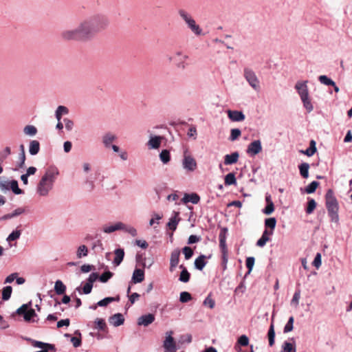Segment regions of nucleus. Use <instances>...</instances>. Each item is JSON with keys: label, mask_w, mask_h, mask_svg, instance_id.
Instances as JSON below:
<instances>
[{"label": "nucleus", "mask_w": 352, "mask_h": 352, "mask_svg": "<svg viewBox=\"0 0 352 352\" xmlns=\"http://www.w3.org/2000/svg\"><path fill=\"white\" fill-rule=\"evenodd\" d=\"M31 302H29L28 304H23L21 305L19 308L16 309V314L19 315H25V313L28 311V309L29 308V306L30 305Z\"/></svg>", "instance_id": "680f3d73"}, {"label": "nucleus", "mask_w": 352, "mask_h": 352, "mask_svg": "<svg viewBox=\"0 0 352 352\" xmlns=\"http://www.w3.org/2000/svg\"><path fill=\"white\" fill-rule=\"evenodd\" d=\"M117 140L116 134L111 132L105 133L102 136V143L105 148H110V146L113 144V142Z\"/></svg>", "instance_id": "2eb2a0df"}, {"label": "nucleus", "mask_w": 352, "mask_h": 352, "mask_svg": "<svg viewBox=\"0 0 352 352\" xmlns=\"http://www.w3.org/2000/svg\"><path fill=\"white\" fill-rule=\"evenodd\" d=\"M294 321V317L293 316L289 317L287 322L286 323V324L284 327V329H283L284 333H288L293 330Z\"/></svg>", "instance_id": "4d7b16f0"}, {"label": "nucleus", "mask_w": 352, "mask_h": 352, "mask_svg": "<svg viewBox=\"0 0 352 352\" xmlns=\"http://www.w3.org/2000/svg\"><path fill=\"white\" fill-rule=\"evenodd\" d=\"M228 118L232 122H242L245 120V114L237 110H228L227 111Z\"/></svg>", "instance_id": "f3484780"}, {"label": "nucleus", "mask_w": 352, "mask_h": 352, "mask_svg": "<svg viewBox=\"0 0 352 352\" xmlns=\"http://www.w3.org/2000/svg\"><path fill=\"white\" fill-rule=\"evenodd\" d=\"M319 183L316 181H313L311 182L306 188H305V192L307 194L313 193L316 191L317 187L318 186Z\"/></svg>", "instance_id": "de8ad7c7"}, {"label": "nucleus", "mask_w": 352, "mask_h": 352, "mask_svg": "<svg viewBox=\"0 0 352 352\" xmlns=\"http://www.w3.org/2000/svg\"><path fill=\"white\" fill-rule=\"evenodd\" d=\"M96 324V329L100 330V331H104L107 329V325L105 323V321L102 318H97L95 320Z\"/></svg>", "instance_id": "5fc2aeb1"}, {"label": "nucleus", "mask_w": 352, "mask_h": 352, "mask_svg": "<svg viewBox=\"0 0 352 352\" xmlns=\"http://www.w3.org/2000/svg\"><path fill=\"white\" fill-rule=\"evenodd\" d=\"M188 58V55L182 53L180 51L176 52L173 59L176 63V65L179 69H184L186 66V60ZM170 60H172V58H169Z\"/></svg>", "instance_id": "f8f14e48"}, {"label": "nucleus", "mask_w": 352, "mask_h": 352, "mask_svg": "<svg viewBox=\"0 0 352 352\" xmlns=\"http://www.w3.org/2000/svg\"><path fill=\"white\" fill-rule=\"evenodd\" d=\"M262 151L261 142L259 140H254L248 146L247 153L254 156Z\"/></svg>", "instance_id": "4468645a"}, {"label": "nucleus", "mask_w": 352, "mask_h": 352, "mask_svg": "<svg viewBox=\"0 0 352 352\" xmlns=\"http://www.w3.org/2000/svg\"><path fill=\"white\" fill-rule=\"evenodd\" d=\"M113 275V274L110 271L105 272L99 276V280L102 283H107Z\"/></svg>", "instance_id": "13d9d810"}, {"label": "nucleus", "mask_w": 352, "mask_h": 352, "mask_svg": "<svg viewBox=\"0 0 352 352\" xmlns=\"http://www.w3.org/2000/svg\"><path fill=\"white\" fill-rule=\"evenodd\" d=\"M281 352H296V341L294 338H292L283 343Z\"/></svg>", "instance_id": "a211bd4d"}, {"label": "nucleus", "mask_w": 352, "mask_h": 352, "mask_svg": "<svg viewBox=\"0 0 352 352\" xmlns=\"http://www.w3.org/2000/svg\"><path fill=\"white\" fill-rule=\"evenodd\" d=\"M268 338H269V344L270 346H273L274 344V338H275V332L274 329V325L272 324L270 327L268 331Z\"/></svg>", "instance_id": "3c124183"}, {"label": "nucleus", "mask_w": 352, "mask_h": 352, "mask_svg": "<svg viewBox=\"0 0 352 352\" xmlns=\"http://www.w3.org/2000/svg\"><path fill=\"white\" fill-rule=\"evenodd\" d=\"M307 80L298 81L295 85V89L297 91L300 98L309 96V89L307 87Z\"/></svg>", "instance_id": "ddd939ff"}, {"label": "nucleus", "mask_w": 352, "mask_h": 352, "mask_svg": "<svg viewBox=\"0 0 352 352\" xmlns=\"http://www.w3.org/2000/svg\"><path fill=\"white\" fill-rule=\"evenodd\" d=\"M191 299V294L188 292H182L179 294V301L182 303L188 302Z\"/></svg>", "instance_id": "603ef678"}, {"label": "nucleus", "mask_w": 352, "mask_h": 352, "mask_svg": "<svg viewBox=\"0 0 352 352\" xmlns=\"http://www.w3.org/2000/svg\"><path fill=\"white\" fill-rule=\"evenodd\" d=\"M34 317H37V315L33 309H28V311L23 316L24 320L27 322L31 321Z\"/></svg>", "instance_id": "49530a36"}, {"label": "nucleus", "mask_w": 352, "mask_h": 352, "mask_svg": "<svg viewBox=\"0 0 352 352\" xmlns=\"http://www.w3.org/2000/svg\"><path fill=\"white\" fill-rule=\"evenodd\" d=\"M238 343L243 346H248L249 344L248 337L245 335L241 336L238 339Z\"/></svg>", "instance_id": "e2e57ef3"}, {"label": "nucleus", "mask_w": 352, "mask_h": 352, "mask_svg": "<svg viewBox=\"0 0 352 352\" xmlns=\"http://www.w3.org/2000/svg\"><path fill=\"white\" fill-rule=\"evenodd\" d=\"M236 184V180L235 177V175L233 173H230L225 177V185L230 186L235 185Z\"/></svg>", "instance_id": "79ce46f5"}, {"label": "nucleus", "mask_w": 352, "mask_h": 352, "mask_svg": "<svg viewBox=\"0 0 352 352\" xmlns=\"http://www.w3.org/2000/svg\"><path fill=\"white\" fill-rule=\"evenodd\" d=\"M28 340L31 342V344L36 348H40V349H54V346L52 344L45 343L41 341H37L32 339H28Z\"/></svg>", "instance_id": "473e14b6"}, {"label": "nucleus", "mask_w": 352, "mask_h": 352, "mask_svg": "<svg viewBox=\"0 0 352 352\" xmlns=\"http://www.w3.org/2000/svg\"><path fill=\"white\" fill-rule=\"evenodd\" d=\"M88 254V248L85 245H80L76 251V256L78 258L87 256Z\"/></svg>", "instance_id": "a19ab883"}, {"label": "nucleus", "mask_w": 352, "mask_h": 352, "mask_svg": "<svg viewBox=\"0 0 352 352\" xmlns=\"http://www.w3.org/2000/svg\"><path fill=\"white\" fill-rule=\"evenodd\" d=\"M273 234V231L265 229L261 237L257 241L256 245L258 247H263L265 245L266 243L270 241V236Z\"/></svg>", "instance_id": "5701e85b"}, {"label": "nucleus", "mask_w": 352, "mask_h": 352, "mask_svg": "<svg viewBox=\"0 0 352 352\" xmlns=\"http://www.w3.org/2000/svg\"><path fill=\"white\" fill-rule=\"evenodd\" d=\"M182 167L187 171L192 172L197 168V162L195 158L189 154L188 151H184Z\"/></svg>", "instance_id": "9d476101"}, {"label": "nucleus", "mask_w": 352, "mask_h": 352, "mask_svg": "<svg viewBox=\"0 0 352 352\" xmlns=\"http://www.w3.org/2000/svg\"><path fill=\"white\" fill-rule=\"evenodd\" d=\"M179 256L180 250L178 248H176L172 251L170 258V272H173L176 268V267L178 265L179 261Z\"/></svg>", "instance_id": "dca6fc26"}, {"label": "nucleus", "mask_w": 352, "mask_h": 352, "mask_svg": "<svg viewBox=\"0 0 352 352\" xmlns=\"http://www.w3.org/2000/svg\"><path fill=\"white\" fill-rule=\"evenodd\" d=\"M318 80L321 84L331 86V85H335V82L331 80L330 78H329L326 75H321L318 77Z\"/></svg>", "instance_id": "c03bdc74"}, {"label": "nucleus", "mask_w": 352, "mask_h": 352, "mask_svg": "<svg viewBox=\"0 0 352 352\" xmlns=\"http://www.w3.org/2000/svg\"><path fill=\"white\" fill-rule=\"evenodd\" d=\"M160 159L164 164H168L170 160V151L167 149L162 150L160 153Z\"/></svg>", "instance_id": "4c0bfd02"}, {"label": "nucleus", "mask_w": 352, "mask_h": 352, "mask_svg": "<svg viewBox=\"0 0 352 352\" xmlns=\"http://www.w3.org/2000/svg\"><path fill=\"white\" fill-rule=\"evenodd\" d=\"M60 38L65 41H85L78 25L74 28L63 30L60 33Z\"/></svg>", "instance_id": "6e6552de"}, {"label": "nucleus", "mask_w": 352, "mask_h": 352, "mask_svg": "<svg viewBox=\"0 0 352 352\" xmlns=\"http://www.w3.org/2000/svg\"><path fill=\"white\" fill-rule=\"evenodd\" d=\"M206 256L205 255H200L195 261V267L199 270H202L206 266L207 262L206 261Z\"/></svg>", "instance_id": "7c9ffc66"}, {"label": "nucleus", "mask_w": 352, "mask_h": 352, "mask_svg": "<svg viewBox=\"0 0 352 352\" xmlns=\"http://www.w3.org/2000/svg\"><path fill=\"white\" fill-rule=\"evenodd\" d=\"M182 252L184 254L186 260L190 259L193 255L192 250L190 247H188V246L184 247L182 249Z\"/></svg>", "instance_id": "052dcab7"}, {"label": "nucleus", "mask_w": 352, "mask_h": 352, "mask_svg": "<svg viewBox=\"0 0 352 352\" xmlns=\"http://www.w3.org/2000/svg\"><path fill=\"white\" fill-rule=\"evenodd\" d=\"M119 300V297H107L97 302V305L99 307H105L109 304Z\"/></svg>", "instance_id": "ea45409f"}, {"label": "nucleus", "mask_w": 352, "mask_h": 352, "mask_svg": "<svg viewBox=\"0 0 352 352\" xmlns=\"http://www.w3.org/2000/svg\"><path fill=\"white\" fill-rule=\"evenodd\" d=\"M12 190L15 195H21L24 192L19 187V184L16 180L12 179L9 184V190Z\"/></svg>", "instance_id": "2f4dec72"}, {"label": "nucleus", "mask_w": 352, "mask_h": 352, "mask_svg": "<svg viewBox=\"0 0 352 352\" xmlns=\"http://www.w3.org/2000/svg\"><path fill=\"white\" fill-rule=\"evenodd\" d=\"M178 224V221H177L175 217H172L169 219V221L168 223V228L172 230L173 231H175L177 228V226Z\"/></svg>", "instance_id": "0e129e2a"}, {"label": "nucleus", "mask_w": 352, "mask_h": 352, "mask_svg": "<svg viewBox=\"0 0 352 352\" xmlns=\"http://www.w3.org/2000/svg\"><path fill=\"white\" fill-rule=\"evenodd\" d=\"M227 232L228 229L226 228H223L219 234V248L221 252L222 267L223 270L227 269V264L228 261V250L226 245Z\"/></svg>", "instance_id": "0eeeda50"}, {"label": "nucleus", "mask_w": 352, "mask_h": 352, "mask_svg": "<svg viewBox=\"0 0 352 352\" xmlns=\"http://www.w3.org/2000/svg\"><path fill=\"white\" fill-rule=\"evenodd\" d=\"M316 207V202L314 199H309L306 212L311 214Z\"/></svg>", "instance_id": "864d4df0"}, {"label": "nucleus", "mask_w": 352, "mask_h": 352, "mask_svg": "<svg viewBox=\"0 0 352 352\" xmlns=\"http://www.w3.org/2000/svg\"><path fill=\"white\" fill-rule=\"evenodd\" d=\"M200 200L199 196L197 193H186L182 198V201L184 204L191 202L192 204H197Z\"/></svg>", "instance_id": "a878e982"}, {"label": "nucleus", "mask_w": 352, "mask_h": 352, "mask_svg": "<svg viewBox=\"0 0 352 352\" xmlns=\"http://www.w3.org/2000/svg\"><path fill=\"white\" fill-rule=\"evenodd\" d=\"M244 78L248 81L250 86L254 89L255 91H258L260 89V82L258 77L256 76L255 72L249 68L244 69Z\"/></svg>", "instance_id": "1a4fd4ad"}, {"label": "nucleus", "mask_w": 352, "mask_h": 352, "mask_svg": "<svg viewBox=\"0 0 352 352\" xmlns=\"http://www.w3.org/2000/svg\"><path fill=\"white\" fill-rule=\"evenodd\" d=\"M300 100L303 104V107L308 113H310L314 110V106L311 102L309 96L307 97L302 98Z\"/></svg>", "instance_id": "58836bf2"}, {"label": "nucleus", "mask_w": 352, "mask_h": 352, "mask_svg": "<svg viewBox=\"0 0 352 352\" xmlns=\"http://www.w3.org/2000/svg\"><path fill=\"white\" fill-rule=\"evenodd\" d=\"M144 272L141 269H135L133 273L132 280L134 283H139L144 280Z\"/></svg>", "instance_id": "bb28decb"}, {"label": "nucleus", "mask_w": 352, "mask_h": 352, "mask_svg": "<svg viewBox=\"0 0 352 352\" xmlns=\"http://www.w3.org/2000/svg\"><path fill=\"white\" fill-rule=\"evenodd\" d=\"M276 225V219L274 217H270L265 220V226L269 228L271 230H274Z\"/></svg>", "instance_id": "8fccbe9b"}, {"label": "nucleus", "mask_w": 352, "mask_h": 352, "mask_svg": "<svg viewBox=\"0 0 352 352\" xmlns=\"http://www.w3.org/2000/svg\"><path fill=\"white\" fill-rule=\"evenodd\" d=\"M10 181L6 180L4 177H0V189L1 191L9 190V184Z\"/></svg>", "instance_id": "6e6d98bb"}, {"label": "nucleus", "mask_w": 352, "mask_h": 352, "mask_svg": "<svg viewBox=\"0 0 352 352\" xmlns=\"http://www.w3.org/2000/svg\"><path fill=\"white\" fill-rule=\"evenodd\" d=\"M162 137L160 135H151L147 142L149 149H157L161 145Z\"/></svg>", "instance_id": "aec40b11"}, {"label": "nucleus", "mask_w": 352, "mask_h": 352, "mask_svg": "<svg viewBox=\"0 0 352 352\" xmlns=\"http://www.w3.org/2000/svg\"><path fill=\"white\" fill-rule=\"evenodd\" d=\"M123 228H125V224L118 221L114 224L104 226L102 228V231L104 233L109 234L117 230H121Z\"/></svg>", "instance_id": "6ab92c4d"}, {"label": "nucleus", "mask_w": 352, "mask_h": 352, "mask_svg": "<svg viewBox=\"0 0 352 352\" xmlns=\"http://www.w3.org/2000/svg\"><path fill=\"white\" fill-rule=\"evenodd\" d=\"M59 175L60 172L56 166L47 167L36 185V194L40 197H47L53 190Z\"/></svg>", "instance_id": "f257e3e1"}, {"label": "nucleus", "mask_w": 352, "mask_h": 352, "mask_svg": "<svg viewBox=\"0 0 352 352\" xmlns=\"http://www.w3.org/2000/svg\"><path fill=\"white\" fill-rule=\"evenodd\" d=\"M78 26L85 41L94 38L98 34L89 16L82 20Z\"/></svg>", "instance_id": "39448f33"}, {"label": "nucleus", "mask_w": 352, "mask_h": 352, "mask_svg": "<svg viewBox=\"0 0 352 352\" xmlns=\"http://www.w3.org/2000/svg\"><path fill=\"white\" fill-rule=\"evenodd\" d=\"M11 154V149L9 146H6L1 153H0V159L1 162L4 159H6L8 155Z\"/></svg>", "instance_id": "69168bd1"}, {"label": "nucleus", "mask_w": 352, "mask_h": 352, "mask_svg": "<svg viewBox=\"0 0 352 352\" xmlns=\"http://www.w3.org/2000/svg\"><path fill=\"white\" fill-rule=\"evenodd\" d=\"M178 14L181 19L185 22L187 27L195 36H201L203 34V30L201 27L197 24L195 20L190 13L184 9H179Z\"/></svg>", "instance_id": "7ed1b4c3"}, {"label": "nucleus", "mask_w": 352, "mask_h": 352, "mask_svg": "<svg viewBox=\"0 0 352 352\" xmlns=\"http://www.w3.org/2000/svg\"><path fill=\"white\" fill-rule=\"evenodd\" d=\"M155 320V316L153 314H148L141 316L138 320V324L147 327Z\"/></svg>", "instance_id": "412c9836"}, {"label": "nucleus", "mask_w": 352, "mask_h": 352, "mask_svg": "<svg viewBox=\"0 0 352 352\" xmlns=\"http://www.w3.org/2000/svg\"><path fill=\"white\" fill-rule=\"evenodd\" d=\"M21 230L19 229V227H17L8 236L6 241L8 243L10 248L12 247L11 242L19 239L21 235Z\"/></svg>", "instance_id": "393cba45"}, {"label": "nucleus", "mask_w": 352, "mask_h": 352, "mask_svg": "<svg viewBox=\"0 0 352 352\" xmlns=\"http://www.w3.org/2000/svg\"><path fill=\"white\" fill-rule=\"evenodd\" d=\"M40 151V143L37 140H31L29 144V153L31 155H36Z\"/></svg>", "instance_id": "c85d7f7f"}, {"label": "nucleus", "mask_w": 352, "mask_h": 352, "mask_svg": "<svg viewBox=\"0 0 352 352\" xmlns=\"http://www.w3.org/2000/svg\"><path fill=\"white\" fill-rule=\"evenodd\" d=\"M12 289L11 286H6L2 290V299L8 300L10 299L12 294Z\"/></svg>", "instance_id": "a18cd8bd"}, {"label": "nucleus", "mask_w": 352, "mask_h": 352, "mask_svg": "<svg viewBox=\"0 0 352 352\" xmlns=\"http://www.w3.org/2000/svg\"><path fill=\"white\" fill-rule=\"evenodd\" d=\"M23 132L26 135L32 137L37 133V129L33 125H27L24 127Z\"/></svg>", "instance_id": "37998d69"}, {"label": "nucleus", "mask_w": 352, "mask_h": 352, "mask_svg": "<svg viewBox=\"0 0 352 352\" xmlns=\"http://www.w3.org/2000/svg\"><path fill=\"white\" fill-rule=\"evenodd\" d=\"M300 175L303 178H307L309 177V164L306 162L300 164L298 166Z\"/></svg>", "instance_id": "c9c22d12"}, {"label": "nucleus", "mask_w": 352, "mask_h": 352, "mask_svg": "<svg viewBox=\"0 0 352 352\" xmlns=\"http://www.w3.org/2000/svg\"><path fill=\"white\" fill-rule=\"evenodd\" d=\"M179 269H181L182 271L179 274V280L182 283H188L190 278V274L184 265H180Z\"/></svg>", "instance_id": "cd10ccee"}, {"label": "nucleus", "mask_w": 352, "mask_h": 352, "mask_svg": "<svg viewBox=\"0 0 352 352\" xmlns=\"http://www.w3.org/2000/svg\"><path fill=\"white\" fill-rule=\"evenodd\" d=\"M63 122L65 124V127L67 129V131H70L73 129L74 124L72 120L69 118H65L63 120Z\"/></svg>", "instance_id": "774afa93"}, {"label": "nucleus", "mask_w": 352, "mask_h": 352, "mask_svg": "<svg viewBox=\"0 0 352 352\" xmlns=\"http://www.w3.org/2000/svg\"><path fill=\"white\" fill-rule=\"evenodd\" d=\"M173 331L166 332L165 340L163 343L164 348L168 352H176V343L172 336Z\"/></svg>", "instance_id": "9b49d317"}, {"label": "nucleus", "mask_w": 352, "mask_h": 352, "mask_svg": "<svg viewBox=\"0 0 352 352\" xmlns=\"http://www.w3.org/2000/svg\"><path fill=\"white\" fill-rule=\"evenodd\" d=\"M54 291L56 294L62 295L66 291V286L63 284V283L60 280H58L55 282Z\"/></svg>", "instance_id": "72a5a7b5"}, {"label": "nucleus", "mask_w": 352, "mask_h": 352, "mask_svg": "<svg viewBox=\"0 0 352 352\" xmlns=\"http://www.w3.org/2000/svg\"><path fill=\"white\" fill-rule=\"evenodd\" d=\"M255 259L253 256H250L246 258L245 265L247 268L248 269V274L251 272L252 270L253 266L254 265Z\"/></svg>", "instance_id": "bf43d9fd"}, {"label": "nucleus", "mask_w": 352, "mask_h": 352, "mask_svg": "<svg viewBox=\"0 0 352 352\" xmlns=\"http://www.w3.org/2000/svg\"><path fill=\"white\" fill-rule=\"evenodd\" d=\"M109 322L113 326L118 327L124 323V318L122 314L118 313L111 316L109 319Z\"/></svg>", "instance_id": "4be33fe9"}, {"label": "nucleus", "mask_w": 352, "mask_h": 352, "mask_svg": "<svg viewBox=\"0 0 352 352\" xmlns=\"http://www.w3.org/2000/svg\"><path fill=\"white\" fill-rule=\"evenodd\" d=\"M241 135V131L239 129H232L230 131V135L229 137V140L230 141H235L237 140Z\"/></svg>", "instance_id": "09e8293b"}, {"label": "nucleus", "mask_w": 352, "mask_h": 352, "mask_svg": "<svg viewBox=\"0 0 352 352\" xmlns=\"http://www.w3.org/2000/svg\"><path fill=\"white\" fill-rule=\"evenodd\" d=\"M114 253H115V258L113 261V263L115 265L118 266L123 261V258L124 256V252L123 249L118 248V249L115 250Z\"/></svg>", "instance_id": "c756f323"}, {"label": "nucleus", "mask_w": 352, "mask_h": 352, "mask_svg": "<svg viewBox=\"0 0 352 352\" xmlns=\"http://www.w3.org/2000/svg\"><path fill=\"white\" fill-rule=\"evenodd\" d=\"M89 17L98 34L106 30L109 25V19L104 14L96 13Z\"/></svg>", "instance_id": "423d86ee"}, {"label": "nucleus", "mask_w": 352, "mask_h": 352, "mask_svg": "<svg viewBox=\"0 0 352 352\" xmlns=\"http://www.w3.org/2000/svg\"><path fill=\"white\" fill-rule=\"evenodd\" d=\"M274 210V203L267 204L266 207L263 210V212L267 215L272 214Z\"/></svg>", "instance_id": "338daca9"}, {"label": "nucleus", "mask_w": 352, "mask_h": 352, "mask_svg": "<svg viewBox=\"0 0 352 352\" xmlns=\"http://www.w3.org/2000/svg\"><path fill=\"white\" fill-rule=\"evenodd\" d=\"M239 154L238 152H233L231 154H227L224 156V164L232 165L236 163L239 160Z\"/></svg>", "instance_id": "b1692460"}, {"label": "nucleus", "mask_w": 352, "mask_h": 352, "mask_svg": "<svg viewBox=\"0 0 352 352\" xmlns=\"http://www.w3.org/2000/svg\"><path fill=\"white\" fill-rule=\"evenodd\" d=\"M68 113L69 110L66 107L62 105L58 106L55 112V117L57 121H60L61 120L62 116L66 115Z\"/></svg>", "instance_id": "f704fd0d"}, {"label": "nucleus", "mask_w": 352, "mask_h": 352, "mask_svg": "<svg viewBox=\"0 0 352 352\" xmlns=\"http://www.w3.org/2000/svg\"><path fill=\"white\" fill-rule=\"evenodd\" d=\"M301 152L309 157L312 156L316 152V142L313 140H311L309 148Z\"/></svg>", "instance_id": "e433bc0d"}, {"label": "nucleus", "mask_w": 352, "mask_h": 352, "mask_svg": "<svg viewBox=\"0 0 352 352\" xmlns=\"http://www.w3.org/2000/svg\"><path fill=\"white\" fill-rule=\"evenodd\" d=\"M326 207L328 211V214L331 218V220L334 222H338L339 220L338 216V203L334 196L333 191L331 189L328 190L326 195Z\"/></svg>", "instance_id": "f03ea898"}, {"label": "nucleus", "mask_w": 352, "mask_h": 352, "mask_svg": "<svg viewBox=\"0 0 352 352\" xmlns=\"http://www.w3.org/2000/svg\"><path fill=\"white\" fill-rule=\"evenodd\" d=\"M78 26L85 41L94 38L98 34L89 16L82 20Z\"/></svg>", "instance_id": "20e7f679"}]
</instances>
